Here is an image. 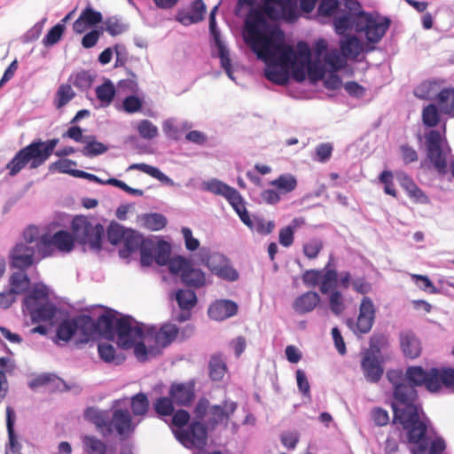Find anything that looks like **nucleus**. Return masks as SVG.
Listing matches in <instances>:
<instances>
[{
    "label": "nucleus",
    "instance_id": "f257e3e1",
    "mask_svg": "<svg viewBox=\"0 0 454 454\" xmlns=\"http://www.w3.org/2000/svg\"><path fill=\"white\" fill-rule=\"evenodd\" d=\"M298 16L293 0H261L257 7L248 12L245 20L246 41L258 59H269L278 55L282 63L290 61L293 47L286 44L284 32L277 26H270L267 19L294 23Z\"/></svg>",
    "mask_w": 454,
    "mask_h": 454
},
{
    "label": "nucleus",
    "instance_id": "f03ea898",
    "mask_svg": "<svg viewBox=\"0 0 454 454\" xmlns=\"http://www.w3.org/2000/svg\"><path fill=\"white\" fill-rule=\"evenodd\" d=\"M390 405L393 422L407 431L409 442L419 443L427 434V427L420 418L421 406L416 388L408 384L398 385L393 389Z\"/></svg>",
    "mask_w": 454,
    "mask_h": 454
},
{
    "label": "nucleus",
    "instance_id": "7ed1b4c3",
    "mask_svg": "<svg viewBox=\"0 0 454 454\" xmlns=\"http://www.w3.org/2000/svg\"><path fill=\"white\" fill-rule=\"evenodd\" d=\"M92 323L91 340L98 333L107 340H114L117 335V345L122 349H129L135 341L143 336V327L132 325V317L122 316L116 318L114 310H107Z\"/></svg>",
    "mask_w": 454,
    "mask_h": 454
},
{
    "label": "nucleus",
    "instance_id": "20e7f679",
    "mask_svg": "<svg viewBox=\"0 0 454 454\" xmlns=\"http://www.w3.org/2000/svg\"><path fill=\"white\" fill-rule=\"evenodd\" d=\"M59 142V138L47 141L37 139L20 149L6 165L9 176H15L27 164L31 169L42 166L55 153L54 149Z\"/></svg>",
    "mask_w": 454,
    "mask_h": 454
},
{
    "label": "nucleus",
    "instance_id": "39448f33",
    "mask_svg": "<svg viewBox=\"0 0 454 454\" xmlns=\"http://www.w3.org/2000/svg\"><path fill=\"white\" fill-rule=\"evenodd\" d=\"M85 418L91 421L103 436H108L114 431L121 437H128L133 433L135 426L132 417L127 409H115L112 414L107 411L89 408Z\"/></svg>",
    "mask_w": 454,
    "mask_h": 454
},
{
    "label": "nucleus",
    "instance_id": "423d86ee",
    "mask_svg": "<svg viewBox=\"0 0 454 454\" xmlns=\"http://www.w3.org/2000/svg\"><path fill=\"white\" fill-rule=\"evenodd\" d=\"M404 380L414 388L424 386L429 392L436 393L442 387L454 388V369L431 368L427 371L421 366H409L405 371Z\"/></svg>",
    "mask_w": 454,
    "mask_h": 454
},
{
    "label": "nucleus",
    "instance_id": "0eeeda50",
    "mask_svg": "<svg viewBox=\"0 0 454 454\" xmlns=\"http://www.w3.org/2000/svg\"><path fill=\"white\" fill-rule=\"evenodd\" d=\"M236 410L237 403L233 401L224 400L222 404L210 406L209 401L201 397L196 403L193 413L198 419H203L207 416L206 425L213 430L221 424L227 426Z\"/></svg>",
    "mask_w": 454,
    "mask_h": 454
},
{
    "label": "nucleus",
    "instance_id": "6e6552de",
    "mask_svg": "<svg viewBox=\"0 0 454 454\" xmlns=\"http://www.w3.org/2000/svg\"><path fill=\"white\" fill-rule=\"evenodd\" d=\"M71 230L77 242L89 245L92 250H101L105 236V228L101 223L93 225L87 216L76 215L72 220Z\"/></svg>",
    "mask_w": 454,
    "mask_h": 454
},
{
    "label": "nucleus",
    "instance_id": "1a4fd4ad",
    "mask_svg": "<svg viewBox=\"0 0 454 454\" xmlns=\"http://www.w3.org/2000/svg\"><path fill=\"white\" fill-rule=\"evenodd\" d=\"M91 331L90 316L82 314L62 320L57 327V337L67 342L77 334L78 342L88 343L91 340Z\"/></svg>",
    "mask_w": 454,
    "mask_h": 454
},
{
    "label": "nucleus",
    "instance_id": "9d476101",
    "mask_svg": "<svg viewBox=\"0 0 454 454\" xmlns=\"http://www.w3.org/2000/svg\"><path fill=\"white\" fill-rule=\"evenodd\" d=\"M75 239L67 231L60 230L53 235L43 234L39 243L40 258H46L54 254L55 251L68 254L74 248Z\"/></svg>",
    "mask_w": 454,
    "mask_h": 454
},
{
    "label": "nucleus",
    "instance_id": "9b49d317",
    "mask_svg": "<svg viewBox=\"0 0 454 454\" xmlns=\"http://www.w3.org/2000/svg\"><path fill=\"white\" fill-rule=\"evenodd\" d=\"M195 418L184 429H176L175 436L178 442L188 449L202 450L207 443V426Z\"/></svg>",
    "mask_w": 454,
    "mask_h": 454
},
{
    "label": "nucleus",
    "instance_id": "f8f14e48",
    "mask_svg": "<svg viewBox=\"0 0 454 454\" xmlns=\"http://www.w3.org/2000/svg\"><path fill=\"white\" fill-rule=\"evenodd\" d=\"M390 24L391 20L387 17L363 13L358 19L357 32H364L368 42L377 43L383 38Z\"/></svg>",
    "mask_w": 454,
    "mask_h": 454
},
{
    "label": "nucleus",
    "instance_id": "ddd939ff",
    "mask_svg": "<svg viewBox=\"0 0 454 454\" xmlns=\"http://www.w3.org/2000/svg\"><path fill=\"white\" fill-rule=\"evenodd\" d=\"M427 158L441 175L447 173V160L442 147V136L440 131L432 129L425 136Z\"/></svg>",
    "mask_w": 454,
    "mask_h": 454
},
{
    "label": "nucleus",
    "instance_id": "4468645a",
    "mask_svg": "<svg viewBox=\"0 0 454 454\" xmlns=\"http://www.w3.org/2000/svg\"><path fill=\"white\" fill-rule=\"evenodd\" d=\"M376 308L368 296H364L359 305V312L356 321L352 319L348 320V325L356 335H362L368 333L375 322Z\"/></svg>",
    "mask_w": 454,
    "mask_h": 454
},
{
    "label": "nucleus",
    "instance_id": "2eb2a0df",
    "mask_svg": "<svg viewBox=\"0 0 454 454\" xmlns=\"http://www.w3.org/2000/svg\"><path fill=\"white\" fill-rule=\"evenodd\" d=\"M36 248L27 243L18 242L11 249L9 254L10 265L13 269L25 270L36 262Z\"/></svg>",
    "mask_w": 454,
    "mask_h": 454
},
{
    "label": "nucleus",
    "instance_id": "dca6fc26",
    "mask_svg": "<svg viewBox=\"0 0 454 454\" xmlns=\"http://www.w3.org/2000/svg\"><path fill=\"white\" fill-rule=\"evenodd\" d=\"M168 395L176 405L190 407L196 397V380L194 379L184 382H173L169 386Z\"/></svg>",
    "mask_w": 454,
    "mask_h": 454
},
{
    "label": "nucleus",
    "instance_id": "f3484780",
    "mask_svg": "<svg viewBox=\"0 0 454 454\" xmlns=\"http://www.w3.org/2000/svg\"><path fill=\"white\" fill-rule=\"evenodd\" d=\"M207 6L203 0H194L191 3L190 12L184 9L177 11L175 20L187 27L202 21L205 18Z\"/></svg>",
    "mask_w": 454,
    "mask_h": 454
},
{
    "label": "nucleus",
    "instance_id": "a211bd4d",
    "mask_svg": "<svg viewBox=\"0 0 454 454\" xmlns=\"http://www.w3.org/2000/svg\"><path fill=\"white\" fill-rule=\"evenodd\" d=\"M238 312V305L230 300H218L212 303L207 310L210 318L223 321L233 317Z\"/></svg>",
    "mask_w": 454,
    "mask_h": 454
},
{
    "label": "nucleus",
    "instance_id": "6ab92c4d",
    "mask_svg": "<svg viewBox=\"0 0 454 454\" xmlns=\"http://www.w3.org/2000/svg\"><path fill=\"white\" fill-rule=\"evenodd\" d=\"M361 367L366 380L372 383H377L384 372L378 359L369 351L364 355Z\"/></svg>",
    "mask_w": 454,
    "mask_h": 454
},
{
    "label": "nucleus",
    "instance_id": "aec40b11",
    "mask_svg": "<svg viewBox=\"0 0 454 454\" xmlns=\"http://www.w3.org/2000/svg\"><path fill=\"white\" fill-rule=\"evenodd\" d=\"M400 346L406 357L414 359L420 356L421 344L412 332L407 331L400 333Z\"/></svg>",
    "mask_w": 454,
    "mask_h": 454
},
{
    "label": "nucleus",
    "instance_id": "412c9836",
    "mask_svg": "<svg viewBox=\"0 0 454 454\" xmlns=\"http://www.w3.org/2000/svg\"><path fill=\"white\" fill-rule=\"evenodd\" d=\"M398 181L401 187L407 192L408 196L415 202L427 203L428 197L425 192L415 184L413 179L405 173L398 175Z\"/></svg>",
    "mask_w": 454,
    "mask_h": 454
},
{
    "label": "nucleus",
    "instance_id": "4be33fe9",
    "mask_svg": "<svg viewBox=\"0 0 454 454\" xmlns=\"http://www.w3.org/2000/svg\"><path fill=\"white\" fill-rule=\"evenodd\" d=\"M224 198H226V200L231 205L233 209L237 212L240 220L247 226L252 228L253 221L251 220L250 215L246 209L244 200L239 192L236 189L231 187Z\"/></svg>",
    "mask_w": 454,
    "mask_h": 454
},
{
    "label": "nucleus",
    "instance_id": "5701e85b",
    "mask_svg": "<svg viewBox=\"0 0 454 454\" xmlns=\"http://www.w3.org/2000/svg\"><path fill=\"white\" fill-rule=\"evenodd\" d=\"M339 46L344 58L356 59L363 51L362 42L356 35H347L340 40Z\"/></svg>",
    "mask_w": 454,
    "mask_h": 454
},
{
    "label": "nucleus",
    "instance_id": "b1692460",
    "mask_svg": "<svg viewBox=\"0 0 454 454\" xmlns=\"http://www.w3.org/2000/svg\"><path fill=\"white\" fill-rule=\"evenodd\" d=\"M264 62H278L280 66L287 67L289 69L292 68V75L293 78L299 82H301L306 78V68L307 63L298 62L296 61V54L294 52L290 57V61L284 64L280 61L278 55H276L272 59H262Z\"/></svg>",
    "mask_w": 454,
    "mask_h": 454
},
{
    "label": "nucleus",
    "instance_id": "393cba45",
    "mask_svg": "<svg viewBox=\"0 0 454 454\" xmlns=\"http://www.w3.org/2000/svg\"><path fill=\"white\" fill-rule=\"evenodd\" d=\"M320 301V297L316 292H306L297 297L294 302V309L299 314L312 311Z\"/></svg>",
    "mask_w": 454,
    "mask_h": 454
},
{
    "label": "nucleus",
    "instance_id": "a878e982",
    "mask_svg": "<svg viewBox=\"0 0 454 454\" xmlns=\"http://www.w3.org/2000/svg\"><path fill=\"white\" fill-rule=\"evenodd\" d=\"M268 67L265 70V77L278 84L286 85L289 81V71L287 67L280 66L278 62H266Z\"/></svg>",
    "mask_w": 454,
    "mask_h": 454
},
{
    "label": "nucleus",
    "instance_id": "bb28decb",
    "mask_svg": "<svg viewBox=\"0 0 454 454\" xmlns=\"http://www.w3.org/2000/svg\"><path fill=\"white\" fill-rule=\"evenodd\" d=\"M360 14L355 15L354 13H342L334 17L333 26L338 35H345L348 30L355 28L357 32V24Z\"/></svg>",
    "mask_w": 454,
    "mask_h": 454
},
{
    "label": "nucleus",
    "instance_id": "cd10ccee",
    "mask_svg": "<svg viewBox=\"0 0 454 454\" xmlns=\"http://www.w3.org/2000/svg\"><path fill=\"white\" fill-rule=\"evenodd\" d=\"M142 242V236L134 230H128L122 240L123 248L119 251L120 256L121 258H128L132 253L136 252L141 247Z\"/></svg>",
    "mask_w": 454,
    "mask_h": 454
},
{
    "label": "nucleus",
    "instance_id": "c85d7f7f",
    "mask_svg": "<svg viewBox=\"0 0 454 454\" xmlns=\"http://www.w3.org/2000/svg\"><path fill=\"white\" fill-rule=\"evenodd\" d=\"M14 421L15 412L12 407L8 406L6 408V427L9 438V448L6 449L5 454H18L20 450V444L18 442L14 432Z\"/></svg>",
    "mask_w": 454,
    "mask_h": 454
},
{
    "label": "nucleus",
    "instance_id": "c756f323",
    "mask_svg": "<svg viewBox=\"0 0 454 454\" xmlns=\"http://www.w3.org/2000/svg\"><path fill=\"white\" fill-rule=\"evenodd\" d=\"M34 323L46 322L51 320L56 315V308L50 302H45L40 306L27 309Z\"/></svg>",
    "mask_w": 454,
    "mask_h": 454
},
{
    "label": "nucleus",
    "instance_id": "7c9ffc66",
    "mask_svg": "<svg viewBox=\"0 0 454 454\" xmlns=\"http://www.w3.org/2000/svg\"><path fill=\"white\" fill-rule=\"evenodd\" d=\"M223 258L219 255H212L207 260V265L210 268L211 271L219 276L220 278L229 280L235 281L239 278V273L232 267L223 264V265H214V262L217 260H222Z\"/></svg>",
    "mask_w": 454,
    "mask_h": 454
},
{
    "label": "nucleus",
    "instance_id": "2f4dec72",
    "mask_svg": "<svg viewBox=\"0 0 454 454\" xmlns=\"http://www.w3.org/2000/svg\"><path fill=\"white\" fill-rule=\"evenodd\" d=\"M182 282L190 287L200 288L206 285L205 273L191 263L188 269L182 274Z\"/></svg>",
    "mask_w": 454,
    "mask_h": 454
},
{
    "label": "nucleus",
    "instance_id": "473e14b6",
    "mask_svg": "<svg viewBox=\"0 0 454 454\" xmlns=\"http://www.w3.org/2000/svg\"><path fill=\"white\" fill-rule=\"evenodd\" d=\"M10 291L16 294L26 293L30 286V279L23 270L13 272L9 278Z\"/></svg>",
    "mask_w": 454,
    "mask_h": 454
},
{
    "label": "nucleus",
    "instance_id": "72a5a7b5",
    "mask_svg": "<svg viewBox=\"0 0 454 454\" xmlns=\"http://www.w3.org/2000/svg\"><path fill=\"white\" fill-rule=\"evenodd\" d=\"M441 113L454 116V88H445L436 96Z\"/></svg>",
    "mask_w": 454,
    "mask_h": 454
},
{
    "label": "nucleus",
    "instance_id": "f704fd0d",
    "mask_svg": "<svg viewBox=\"0 0 454 454\" xmlns=\"http://www.w3.org/2000/svg\"><path fill=\"white\" fill-rule=\"evenodd\" d=\"M208 372L209 377L212 380L218 381L224 377L227 372V365L222 354H214L210 357Z\"/></svg>",
    "mask_w": 454,
    "mask_h": 454
},
{
    "label": "nucleus",
    "instance_id": "c9c22d12",
    "mask_svg": "<svg viewBox=\"0 0 454 454\" xmlns=\"http://www.w3.org/2000/svg\"><path fill=\"white\" fill-rule=\"evenodd\" d=\"M83 450L86 454H108V445L94 435H84L82 437Z\"/></svg>",
    "mask_w": 454,
    "mask_h": 454
},
{
    "label": "nucleus",
    "instance_id": "e433bc0d",
    "mask_svg": "<svg viewBox=\"0 0 454 454\" xmlns=\"http://www.w3.org/2000/svg\"><path fill=\"white\" fill-rule=\"evenodd\" d=\"M177 334L178 328L175 325H164L155 333L154 340L157 346L165 348L176 338Z\"/></svg>",
    "mask_w": 454,
    "mask_h": 454
},
{
    "label": "nucleus",
    "instance_id": "4c0bfd02",
    "mask_svg": "<svg viewBox=\"0 0 454 454\" xmlns=\"http://www.w3.org/2000/svg\"><path fill=\"white\" fill-rule=\"evenodd\" d=\"M116 94L115 87L110 80H106L96 88L97 98L101 102L102 106H108L113 102Z\"/></svg>",
    "mask_w": 454,
    "mask_h": 454
},
{
    "label": "nucleus",
    "instance_id": "58836bf2",
    "mask_svg": "<svg viewBox=\"0 0 454 454\" xmlns=\"http://www.w3.org/2000/svg\"><path fill=\"white\" fill-rule=\"evenodd\" d=\"M270 184L280 193H289L297 187V179L292 174H283L272 180Z\"/></svg>",
    "mask_w": 454,
    "mask_h": 454
},
{
    "label": "nucleus",
    "instance_id": "ea45409f",
    "mask_svg": "<svg viewBox=\"0 0 454 454\" xmlns=\"http://www.w3.org/2000/svg\"><path fill=\"white\" fill-rule=\"evenodd\" d=\"M143 226L149 231H160L167 225V218L159 213L145 214L141 216Z\"/></svg>",
    "mask_w": 454,
    "mask_h": 454
},
{
    "label": "nucleus",
    "instance_id": "a19ab883",
    "mask_svg": "<svg viewBox=\"0 0 454 454\" xmlns=\"http://www.w3.org/2000/svg\"><path fill=\"white\" fill-rule=\"evenodd\" d=\"M85 146L82 153L87 157H94L105 153L108 147L101 142L96 140L94 136H87L84 138Z\"/></svg>",
    "mask_w": 454,
    "mask_h": 454
},
{
    "label": "nucleus",
    "instance_id": "79ce46f5",
    "mask_svg": "<svg viewBox=\"0 0 454 454\" xmlns=\"http://www.w3.org/2000/svg\"><path fill=\"white\" fill-rule=\"evenodd\" d=\"M75 92L72 89L71 84L62 83L59 85L54 98V106L60 109L70 102L74 97Z\"/></svg>",
    "mask_w": 454,
    "mask_h": 454
},
{
    "label": "nucleus",
    "instance_id": "37998d69",
    "mask_svg": "<svg viewBox=\"0 0 454 454\" xmlns=\"http://www.w3.org/2000/svg\"><path fill=\"white\" fill-rule=\"evenodd\" d=\"M176 300L182 310L189 311L197 303L196 294L192 290H178L176 294Z\"/></svg>",
    "mask_w": 454,
    "mask_h": 454
},
{
    "label": "nucleus",
    "instance_id": "c03bdc74",
    "mask_svg": "<svg viewBox=\"0 0 454 454\" xmlns=\"http://www.w3.org/2000/svg\"><path fill=\"white\" fill-rule=\"evenodd\" d=\"M175 402L172 397L161 396L153 403V409L159 416H171L175 411Z\"/></svg>",
    "mask_w": 454,
    "mask_h": 454
},
{
    "label": "nucleus",
    "instance_id": "a18cd8bd",
    "mask_svg": "<svg viewBox=\"0 0 454 454\" xmlns=\"http://www.w3.org/2000/svg\"><path fill=\"white\" fill-rule=\"evenodd\" d=\"M422 121L428 128H434L440 123L441 114L434 104H429L423 108Z\"/></svg>",
    "mask_w": 454,
    "mask_h": 454
},
{
    "label": "nucleus",
    "instance_id": "49530a36",
    "mask_svg": "<svg viewBox=\"0 0 454 454\" xmlns=\"http://www.w3.org/2000/svg\"><path fill=\"white\" fill-rule=\"evenodd\" d=\"M68 82H71L74 87H76L80 90H89L93 82V77L88 71H80L74 74H72Z\"/></svg>",
    "mask_w": 454,
    "mask_h": 454
},
{
    "label": "nucleus",
    "instance_id": "de8ad7c7",
    "mask_svg": "<svg viewBox=\"0 0 454 454\" xmlns=\"http://www.w3.org/2000/svg\"><path fill=\"white\" fill-rule=\"evenodd\" d=\"M48 297V292L44 286L33 288L24 298L23 306L25 309H33L38 305L40 301Z\"/></svg>",
    "mask_w": 454,
    "mask_h": 454
},
{
    "label": "nucleus",
    "instance_id": "09e8293b",
    "mask_svg": "<svg viewBox=\"0 0 454 454\" xmlns=\"http://www.w3.org/2000/svg\"><path fill=\"white\" fill-rule=\"evenodd\" d=\"M76 166L77 163L74 160L69 159H60L52 162L49 167V170L51 172L57 171L63 174H68L75 177V172H78V169H74Z\"/></svg>",
    "mask_w": 454,
    "mask_h": 454
},
{
    "label": "nucleus",
    "instance_id": "8fccbe9b",
    "mask_svg": "<svg viewBox=\"0 0 454 454\" xmlns=\"http://www.w3.org/2000/svg\"><path fill=\"white\" fill-rule=\"evenodd\" d=\"M324 248V241L320 238H313L302 247L304 255L309 259H316Z\"/></svg>",
    "mask_w": 454,
    "mask_h": 454
},
{
    "label": "nucleus",
    "instance_id": "3c124183",
    "mask_svg": "<svg viewBox=\"0 0 454 454\" xmlns=\"http://www.w3.org/2000/svg\"><path fill=\"white\" fill-rule=\"evenodd\" d=\"M131 411L135 416L145 415L149 408V401L145 394L138 393L131 398Z\"/></svg>",
    "mask_w": 454,
    "mask_h": 454
},
{
    "label": "nucleus",
    "instance_id": "603ef678",
    "mask_svg": "<svg viewBox=\"0 0 454 454\" xmlns=\"http://www.w3.org/2000/svg\"><path fill=\"white\" fill-rule=\"evenodd\" d=\"M128 230L117 223H111L107 228L108 241L113 245L121 243Z\"/></svg>",
    "mask_w": 454,
    "mask_h": 454
},
{
    "label": "nucleus",
    "instance_id": "864d4df0",
    "mask_svg": "<svg viewBox=\"0 0 454 454\" xmlns=\"http://www.w3.org/2000/svg\"><path fill=\"white\" fill-rule=\"evenodd\" d=\"M22 238L23 241H21V243H27L28 245L34 246L37 250V254H39V243L42 239L39 228L35 225L27 227L22 233Z\"/></svg>",
    "mask_w": 454,
    "mask_h": 454
},
{
    "label": "nucleus",
    "instance_id": "5fc2aeb1",
    "mask_svg": "<svg viewBox=\"0 0 454 454\" xmlns=\"http://www.w3.org/2000/svg\"><path fill=\"white\" fill-rule=\"evenodd\" d=\"M65 30V25L58 23L52 27L43 39L44 46L49 47L56 44L62 37Z\"/></svg>",
    "mask_w": 454,
    "mask_h": 454
},
{
    "label": "nucleus",
    "instance_id": "6e6d98bb",
    "mask_svg": "<svg viewBox=\"0 0 454 454\" xmlns=\"http://www.w3.org/2000/svg\"><path fill=\"white\" fill-rule=\"evenodd\" d=\"M320 291L322 294H328L337 283V272L334 270H328L321 276Z\"/></svg>",
    "mask_w": 454,
    "mask_h": 454
},
{
    "label": "nucleus",
    "instance_id": "4d7b16f0",
    "mask_svg": "<svg viewBox=\"0 0 454 454\" xmlns=\"http://www.w3.org/2000/svg\"><path fill=\"white\" fill-rule=\"evenodd\" d=\"M137 132L145 139H153L158 135L157 127L148 120H142L137 124Z\"/></svg>",
    "mask_w": 454,
    "mask_h": 454
},
{
    "label": "nucleus",
    "instance_id": "13d9d810",
    "mask_svg": "<svg viewBox=\"0 0 454 454\" xmlns=\"http://www.w3.org/2000/svg\"><path fill=\"white\" fill-rule=\"evenodd\" d=\"M347 58H344L337 50L331 51L325 58L326 64L336 72L340 70L346 65Z\"/></svg>",
    "mask_w": 454,
    "mask_h": 454
},
{
    "label": "nucleus",
    "instance_id": "bf43d9fd",
    "mask_svg": "<svg viewBox=\"0 0 454 454\" xmlns=\"http://www.w3.org/2000/svg\"><path fill=\"white\" fill-rule=\"evenodd\" d=\"M411 279L416 286L428 294H437L439 291L427 276L411 274Z\"/></svg>",
    "mask_w": 454,
    "mask_h": 454
},
{
    "label": "nucleus",
    "instance_id": "052dcab7",
    "mask_svg": "<svg viewBox=\"0 0 454 454\" xmlns=\"http://www.w3.org/2000/svg\"><path fill=\"white\" fill-rule=\"evenodd\" d=\"M129 168L140 170L160 181H163L168 178L158 168L145 163H134L130 165Z\"/></svg>",
    "mask_w": 454,
    "mask_h": 454
},
{
    "label": "nucleus",
    "instance_id": "680f3d73",
    "mask_svg": "<svg viewBox=\"0 0 454 454\" xmlns=\"http://www.w3.org/2000/svg\"><path fill=\"white\" fill-rule=\"evenodd\" d=\"M170 247L168 243L160 244L154 251V261L158 265L164 266L170 261Z\"/></svg>",
    "mask_w": 454,
    "mask_h": 454
},
{
    "label": "nucleus",
    "instance_id": "e2e57ef3",
    "mask_svg": "<svg viewBox=\"0 0 454 454\" xmlns=\"http://www.w3.org/2000/svg\"><path fill=\"white\" fill-rule=\"evenodd\" d=\"M393 178L394 176L391 171L384 170L380 173L379 181L384 184V192L386 194L396 198L397 193L395 188Z\"/></svg>",
    "mask_w": 454,
    "mask_h": 454
},
{
    "label": "nucleus",
    "instance_id": "0e129e2a",
    "mask_svg": "<svg viewBox=\"0 0 454 454\" xmlns=\"http://www.w3.org/2000/svg\"><path fill=\"white\" fill-rule=\"evenodd\" d=\"M190 264V261L182 256L171 258L168 263L169 271L173 274H179L181 278L182 274L185 272Z\"/></svg>",
    "mask_w": 454,
    "mask_h": 454
},
{
    "label": "nucleus",
    "instance_id": "69168bd1",
    "mask_svg": "<svg viewBox=\"0 0 454 454\" xmlns=\"http://www.w3.org/2000/svg\"><path fill=\"white\" fill-rule=\"evenodd\" d=\"M80 15L90 27L96 26L103 21L101 12L93 10L90 6L82 10Z\"/></svg>",
    "mask_w": 454,
    "mask_h": 454
},
{
    "label": "nucleus",
    "instance_id": "338daca9",
    "mask_svg": "<svg viewBox=\"0 0 454 454\" xmlns=\"http://www.w3.org/2000/svg\"><path fill=\"white\" fill-rule=\"evenodd\" d=\"M105 26L106 31L113 36L121 35L125 30V26L116 17L107 18L105 21Z\"/></svg>",
    "mask_w": 454,
    "mask_h": 454
},
{
    "label": "nucleus",
    "instance_id": "774afa93",
    "mask_svg": "<svg viewBox=\"0 0 454 454\" xmlns=\"http://www.w3.org/2000/svg\"><path fill=\"white\" fill-rule=\"evenodd\" d=\"M329 305L331 310L340 315L343 312L345 306L343 302V296L340 291H333L329 297Z\"/></svg>",
    "mask_w": 454,
    "mask_h": 454
}]
</instances>
